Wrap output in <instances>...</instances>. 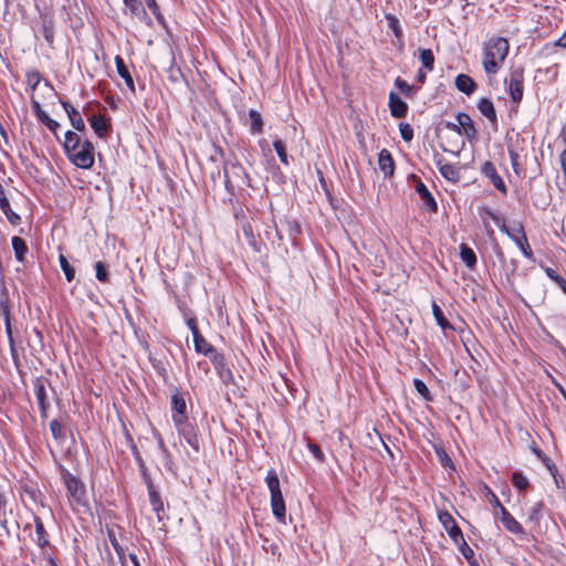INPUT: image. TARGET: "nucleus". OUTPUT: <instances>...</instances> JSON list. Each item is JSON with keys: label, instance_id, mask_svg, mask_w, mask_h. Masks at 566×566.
I'll return each instance as SVG.
<instances>
[{"label": "nucleus", "instance_id": "1", "mask_svg": "<svg viewBox=\"0 0 566 566\" xmlns=\"http://www.w3.org/2000/svg\"><path fill=\"white\" fill-rule=\"evenodd\" d=\"M509 49L507 40L501 36L491 38L484 43L483 67L488 74H496L500 71L507 56Z\"/></svg>", "mask_w": 566, "mask_h": 566}, {"label": "nucleus", "instance_id": "2", "mask_svg": "<svg viewBox=\"0 0 566 566\" xmlns=\"http://www.w3.org/2000/svg\"><path fill=\"white\" fill-rule=\"evenodd\" d=\"M94 146L93 144L85 139L82 143V146L76 150L71 153H66L67 159L78 168L90 169L94 165Z\"/></svg>", "mask_w": 566, "mask_h": 566}, {"label": "nucleus", "instance_id": "3", "mask_svg": "<svg viewBox=\"0 0 566 566\" xmlns=\"http://www.w3.org/2000/svg\"><path fill=\"white\" fill-rule=\"evenodd\" d=\"M224 172V185L226 188L232 192L234 186H242L243 184H248V176L242 168V166L237 164H226L223 167Z\"/></svg>", "mask_w": 566, "mask_h": 566}, {"label": "nucleus", "instance_id": "4", "mask_svg": "<svg viewBox=\"0 0 566 566\" xmlns=\"http://www.w3.org/2000/svg\"><path fill=\"white\" fill-rule=\"evenodd\" d=\"M63 480L67 490V494L72 501L76 504H83L85 497V486L81 480L69 472L63 473Z\"/></svg>", "mask_w": 566, "mask_h": 566}, {"label": "nucleus", "instance_id": "5", "mask_svg": "<svg viewBox=\"0 0 566 566\" xmlns=\"http://www.w3.org/2000/svg\"><path fill=\"white\" fill-rule=\"evenodd\" d=\"M438 520L454 543L459 544L463 542L465 544L461 528L457 525L453 516L448 511H439Z\"/></svg>", "mask_w": 566, "mask_h": 566}, {"label": "nucleus", "instance_id": "6", "mask_svg": "<svg viewBox=\"0 0 566 566\" xmlns=\"http://www.w3.org/2000/svg\"><path fill=\"white\" fill-rule=\"evenodd\" d=\"M210 360H211L220 380L223 384L229 385V384L233 382V379H234L233 374H232L231 369L228 367L223 354L216 352L210 356Z\"/></svg>", "mask_w": 566, "mask_h": 566}, {"label": "nucleus", "instance_id": "7", "mask_svg": "<svg viewBox=\"0 0 566 566\" xmlns=\"http://www.w3.org/2000/svg\"><path fill=\"white\" fill-rule=\"evenodd\" d=\"M178 433L184 437L186 442L196 451L199 450V439L197 436V432L195 430V427L189 421V419L180 420V422L176 421L174 422Z\"/></svg>", "mask_w": 566, "mask_h": 566}, {"label": "nucleus", "instance_id": "8", "mask_svg": "<svg viewBox=\"0 0 566 566\" xmlns=\"http://www.w3.org/2000/svg\"><path fill=\"white\" fill-rule=\"evenodd\" d=\"M507 90L514 103H520L523 98V72L513 70L507 82Z\"/></svg>", "mask_w": 566, "mask_h": 566}, {"label": "nucleus", "instance_id": "9", "mask_svg": "<svg viewBox=\"0 0 566 566\" xmlns=\"http://www.w3.org/2000/svg\"><path fill=\"white\" fill-rule=\"evenodd\" d=\"M511 240L517 245V248L526 259H534L533 251L528 244L526 233L521 223H518L515 227V233L511 235Z\"/></svg>", "mask_w": 566, "mask_h": 566}, {"label": "nucleus", "instance_id": "10", "mask_svg": "<svg viewBox=\"0 0 566 566\" xmlns=\"http://www.w3.org/2000/svg\"><path fill=\"white\" fill-rule=\"evenodd\" d=\"M496 515L509 532L515 535L524 534V528L521 523L504 506L499 509Z\"/></svg>", "mask_w": 566, "mask_h": 566}, {"label": "nucleus", "instance_id": "11", "mask_svg": "<svg viewBox=\"0 0 566 566\" xmlns=\"http://www.w3.org/2000/svg\"><path fill=\"white\" fill-rule=\"evenodd\" d=\"M171 418L174 422L188 418L186 400L178 391L171 396Z\"/></svg>", "mask_w": 566, "mask_h": 566}, {"label": "nucleus", "instance_id": "12", "mask_svg": "<svg viewBox=\"0 0 566 566\" xmlns=\"http://www.w3.org/2000/svg\"><path fill=\"white\" fill-rule=\"evenodd\" d=\"M481 172L491 180L493 186L503 195H506V186L497 174L495 166L491 161H485L481 167Z\"/></svg>", "mask_w": 566, "mask_h": 566}, {"label": "nucleus", "instance_id": "13", "mask_svg": "<svg viewBox=\"0 0 566 566\" xmlns=\"http://www.w3.org/2000/svg\"><path fill=\"white\" fill-rule=\"evenodd\" d=\"M457 120L459 122L461 134L465 135L470 142L475 140L478 136V130L470 115H468L467 113H459L457 115Z\"/></svg>", "mask_w": 566, "mask_h": 566}, {"label": "nucleus", "instance_id": "14", "mask_svg": "<svg viewBox=\"0 0 566 566\" xmlns=\"http://www.w3.org/2000/svg\"><path fill=\"white\" fill-rule=\"evenodd\" d=\"M271 509L275 518L282 523H286V507L282 492L271 494Z\"/></svg>", "mask_w": 566, "mask_h": 566}, {"label": "nucleus", "instance_id": "15", "mask_svg": "<svg viewBox=\"0 0 566 566\" xmlns=\"http://www.w3.org/2000/svg\"><path fill=\"white\" fill-rule=\"evenodd\" d=\"M436 166L448 181L458 182L460 180V171L453 164L444 163L443 158H436Z\"/></svg>", "mask_w": 566, "mask_h": 566}, {"label": "nucleus", "instance_id": "16", "mask_svg": "<svg viewBox=\"0 0 566 566\" xmlns=\"http://www.w3.org/2000/svg\"><path fill=\"white\" fill-rule=\"evenodd\" d=\"M60 103L63 106L64 111L66 112L73 128L77 132L85 130V123H84L81 114L78 113V111L66 101H60Z\"/></svg>", "mask_w": 566, "mask_h": 566}, {"label": "nucleus", "instance_id": "17", "mask_svg": "<svg viewBox=\"0 0 566 566\" xmlns=\"http://www.w3.org/2000/svg\"><path fill=\"white\" fill-rule=\"evenodd\" d=\"M389 108L390 114L396 118H403L408 112L407 103L395 92H390L389 94Z\"/></svg>", "mask_w": 566, "mask_h": 566}, {"label": "nucleus", "instance_id": "18", "mask_svg": "<svg viewBox=\"0 0 566 566\" xmlns=\"http://www.w3.org/2000/svg\"><path fill=\"white\" fill-rule=\"evenodd\" d=\"M34 394H35L36 402H38V406L40 409L41 417L45 418L46 413H48V409L50 408V403L48 401L45 386H44L43 381H41L40 379H38L34 385Z\"/></svg>", "mask_w": 566, "mask_h": 566}, {"label": "nucleus", "instance_id": "19", "mask_svg": "<svg viewBox=\"0 0 566 566\" xmlns=\"http://www.w3.org/2000/svg\"><path fill=\"white\" fill-rule=\"evenodd\" d=\"M378 165L385 177H391L394 175L395 163L388 149L384 148L378 154Z\"/></svg>", "mask_w": 566, "mask_h": 566}, {"label": "nucleus", "instance_id": "20", "mask_svg": "<svg viewBox=\"0 0 566 566\" xmlns=\"http://www.w3.org/2000/svg\"><path fill=\"white\" fill-rule=\"evenodd\" d=\"M416 192L419 195V197L422 199L423 205L427 207V209L430 212H437L438 205L431 195V192L428 190L427 186L422 181H418L416 185Z\"/></svg>", "mask_w": 566, "mask_h": 566}, {"label": "nucleus", "instance_id": "21", "mask_svg": "<svg viewBox=\"0 0 566 566\" xmlns=\"http://www.w3.org/2000/svg\"><path fill=\"white\" fill-rule=\"evenodd\" d=\"M0 209L12 226H17L20 223L21 218L17 212H14L11 209L9 200L7 199V197L4 195V190L1 185H0Z\"/></svg>", "mask_w": 566, "mask_h": 566}, {"label": "nucleus", "instance_id": "22", "mask_svg": "<svg viewBox=\"0 0 566 566\" xmlns=\"http://www.w3.org/2000/svg\"><path fill=\"white\" fill-rule=\"evenodd\" d=\"M478 109L484 115L493 126L497 125L496 112L493 102L488 97H482L478 102Z\"/></svg>", "mask_w": 566, "mask_h": 566}, {"label": "nucleus", "instance_id": "23", "mask_svg": "<svg viewBox=\"0 0 566 566\" xmlns=\"http://www.w3.org/2000/svg\"><path fill=\"white\" fill-rule=\"evenodd\" d=\"M455 87L465 95H471L476 90V83L471 76L467 74H459L455 77Z\"/></svg>", "mask_w": 566, "mask_h": 566}, {"label": "nucleus", "instance_id": "24", "mask_svg": "<svg viewBox=\"0 0 566 566\" xmlns=\"http://www.w3.org/2000/svg\"><path fill=\"white\" fill-rule=\"evenodd\" d=\"M192 338L195 344V350L197 353L210 357L213 353L217 352L216 348L205 339L200 332H195Z\"/></svg>", "mask_w": 566, "mask_h": 566}, {"label": "nucleus", "instance_id": "25", "mask_svg": "<svg viewBox=\"0 0 566 566\" xmlns=\"http://www.w3.org/2000/svg\"><path fill=\"white\" fill-rule=\"evenodd\" d=\"M115 65H116L118 75L125 81L126 85L132 91H134L135 90L134 80H133V77L129 73V70H128L127 65L125 64L122 56H119V55L115 56Z\"/></svg>", "mask_w": 566, "mask_h": 566}, {"label": "nucleus", "instance_id": "26", "mask_svg": "<svg viewBox=\"0 0 566 566\" xmlns=\"http://www.w3.org/2000/svg\"><path fill=\"white\" fill-rule=\"evenodd\" d=\"M544 510L543 501L534 503L526 513V523L534 526L538 525L542 520V512Z\"/></svg>", "mask_w": 566, "mask_h": 566}, {"label": "nucleus", "instance_id": "27", "mask_svg": "<svg viewBox=\"0 0 566 566\" xmlns=\"http://www.w3.org/2000/svg\"><path fill=\"white\" fill-rule=\"evenodd\" d=\"M82 143L81 137L76 133L67 130L63 143L64 153L66 154L76 150L82 146Z\"/></svg>", "mask_w": 566, "mask_h": 566}, {"label": "nucleus", "instance_id": "28", "mask_svg": "<svg viewBox=\"0 0 566 566\" xmlns=\"http://www.w3.org/2000/svg\"><path fill=\"white\" fill-rule=\"evenodd\" d=\"M11 243L17 261L23 262L25 254L28 253V245L25 241L20 237H13Z\"/></svg>", "mask_w": 566, "mask_h": 566}, {"label": "nucleus", "instance_id": "29", "mask_svg": "<svg viewBox=\"0 0 566 566\" xmlns=\"http://www.w3.org/2000/svg\"><path fill=\"white\" fill-rule=\"evenodd\" d=\"M460 258L469 269H473L476 264V255L474 251L464 243L460 245Z\"/></svg>", "mask_w": 566, "mask_h": 566}, {"label": "nucleus", "instance_id": "30", "mask_svg": "<svg viewBox=\"0 0 566 566\" xmlns=\"http://www.w3.org/2000/svg\"><path fill=\"white\" fill-rule=\"evenodd\" d=\"M91 126L94 129V132L99 136L103 137L107 130L108 125L106 123V119L103 115H94L90 119Z\"/></svg>", "mask_w": 566, "mask_h": 566}, {"label": "nucleus", "instance_id": "31", "mask_svg": "<svg viewBox=\"0 0 566 566\" xmlns=\"http://www.w3.org/2000/svg\"><path fill=\"white\" fill-rule=\"evenodd\" d=\"M249 118H250V132L252 134H260L263 130V119L261 114L255 109L249 111Z\"/></svg>", "mask_w": 566, "mask_h": 566}, {"label": "nucleus", "instance_id": "32", "mask_svg": "<svg viewBox=\"0 0 566 566\" xmlns=\"http://www.w3.org/2000/svg\"><path fill=\"white\" fill-rule=\"evenodd\" d=\"M419 60L424 70L431 72L434 67V55L431 49H419Z\"/></svg>", "mask_w": 566, "mask_h": 566}, {"label": "nucleus", "instance_id": "33", "mask_svg": "<svg viewBox=\"0 0 566 566\" xmlns=\"http://www.w3.org/2000/svg\"><path fill=\"white\" fill-rule=\"evenodd\" d=\"M432 314L434 316V319L437 322V324L443 329H453V327L451 326V324L448 322V319L444 317V314L442 312V310L440 308V306L433 302L432 303Z\"/></svg>", "mask_w": 566, "mask_h": 566}, {"label": "nucleus", "instance_id": "34", "mask_svg": "<svg viewBox=\"0 0 566 566\" xmlns=\"http://www.w3.org/2000/svg\"><path fill=\"white\" fill-rule=\"evenodd\" d=\"M3 315H4L6 333L8 336L10 352H11L13 359H15L17 358V349H15L14 339H13V335H12L9 311L4 310Z\"/></svg>", "mask_w": 566, "mask_h": 566}, {"label": "nucleus", "instance_id": "35", "mask_svg": "<svg viewBox=\"0 0 566 566\" xmlns=\"http://www.w3.org/2000/svg\"><path fill=\"white\" fill-rule=\"evenodd\" d=\"M265 482L269 488L270 494H275V493L281 492L280 480L274 470L268 471V474L265 476Z\"/></svg>", "mask_w": 566, "mask_h": 566}, {"label": "nucleus", "instance_id": "36", "mask_svg": "<svg viewBox=\"0 0 566 566\" xmlns=\"http://www.w3.org/2000/svg\"><path fill=\"white\" fill-rule=\"evenodd\" d=\"M148 495L153 510L157 513L158 517L160 518L159 513L164 510V504L160 500L158 492L155 491L151 485H148Z\"/></svg>", "mask_w": 566, "mask_h": 566}, {"label": "nucleus", "instance_id": "37", "mask_svg": "<svg viewBox=\"0 0 566 566\" xmlns=\"http://www.w3.org/2000/svg\"><path fill=\"white\" fill-rule=\"evenodd\" d=\"M35 523V535H36V543L40 547H44L48 544L46 538V531L44 528L43 522L41 518L36 517L34 520Z\"/></svg>", "mask_w": 566, "mask_h": 566}, {"label": "nucleus", "instance_id": "38", "mask_svg": "<svg viewBox=\"0 0 566 566\" xmlns=\"http://www.w3.org/2000/svg\"><path fill=\"white\" fill-rule=\"evenodd\" d=\"M486 213L490 216V218L497 224V227L500 228V230L505 233L510 239H511V235L515 233V228H509L506 226V222L504 219H502L501 217H499L497 214H495L493 211L491 210H488Z\"/></svg>", "mask_w": 566, "mask_h": 566}, {"label": "nucleus", "instance_id": "39", "mask_svg": "<svg viewBox=\"0 0 566 566\" xmlns=\"http://www.w3.org/2000/svg\"><path fill=\"white\" fill-rule=\"evenodd\" d=\"M124 3L130 10L133 15L142 18L146 14L140 0H124Z\"/></svg>", "mask_w": 566, "mask_h": 566}, {"label": "nucleus", "instance_id": "40", "mask_svg": "<svg viewBox=\"0 0 566 566\" xmlns=\"http://www.w3.org/2000/svg\"><path fill=\"white\" fill-rule=\"evenodd\" d=\"M273 147L280 158V161L287 166L289 165V156H287V153H286V149H285V144L280 139V138H276L274 142H273Z\"/></svg>", "mask_w": 566, "mask_h": 566}, {"label": "nucleus", "instance_id": "41", "mask_svg": "<svg viewBox=\"0 0 566 566\" xmlns=\"http://www.w3.org/2000/svg\"><path fill=\"white\" fill-rule=\"evenodd\" d=\"M512 483L514 488L524 491L528 488V479L521 472H514L512 475Z\"/></svg>", "mask_w": 566, "mask_h": 566}, {"label": "nucleus", "instance_id": "42", "mask_svg": "<svg viewBox=\"0 0 566 566\" xmlns=\"http://www.w3.org/2000/svg\"><path fill=\"white\" fill-rule=\"evenodd\" d=\"M59 260H60L61 269L65 275V279L67 280V282H72L75 276V271H74L73 266L70 265L66 258L62 254L60 255Z\"/></svg>", "mask_w": 566, "mask_h": 566}, {"label": "nucleus", "instance_id": "43", "mask_svg": "<svg viewBox=\"0 0 566 566\" xmlns=\"http://www.w3.org/2000/svg\"><path fill=\"white\" fill-rule=\"evenodd\" d=\"M413 386H415V389L417 390V392L419 395H421L424 400H427V401L432 400L431 394H430L427 385L421 379L415 378Z\"/></svg>", "mask_w": 566, "mask_h": 566}, {"label": "nucleus", "instance_id": "44", "mask_svg": "<svg viewBox=\"0 0 566 566\" xmlns=\"http://www.w3.org/2000/svg\"><path fill=\"white\" fill-rule=\"evenodd\" d=\"M386 20L388 21V27L394 32V34L397 38L402 36V30H401L398 18L396 15L389 13V14H386Z\"/></svg>", "mask_w": 566, "mask_h": 566}, {"label": "nucleus", "instance_id": "45", "mask_svg": "<svg viewBox=\"0 0 566 566\" xmlns=\"http://www.w3.org/2000/svg\"><path fill=\"white\" fill-rule=\"evenodd\" d=\"M400 136L405 142H411L413 139V128L408 123L399 124Z\"/></svg>", "mask_w": 566, "mask_h": 566}, {"label": "nucleus", "instance_id": "46", "mask_svg": "<svg viewBox=\"0 0 566 566\" xmlns=\"http://www.w3.org/2000/svg\"><path fill=\"white\" fill-rule=\"evenodd\" d=\"M50 430L55 440L64 438L63 427L59 420L54 419L50 422Z\"/></svg>", "mask_w": 566, "mask_h": 566}, {"label": "nucleus", "instance_id": "47", "mask_svg": "<svg viewBox=\"0 0 566 566\" xmlns=\"http://www.w3.org/2000/svg\"><path fill=\"white\" fill-rule=\"evenodd\" d=\"M95 275H96V279L99 282H107L108 281L107 269L105 268V264L103 262H101V261L95 263Z\"/></svg>", "mask_w": 566, "mask_h": 566}, {"label": "nucleus", "instance_id": "48", "mask_svg": "<svg viewBox=\"0 0 566 566\" xmlns=\"http://www.w3.org/2000/svg\"><path fill=\"white\" fill-rule=\"evenodd\" d=\"M108 536L114 549L116 551L119 557L122 566H126L124 548L118 544L117 539L112 533H109Z\"/></svg>", "mask_w": 566, "mask_h": 566}, {"label": "nucleus", "instance_id": "49", "mask_svg": "<svg viewBox=\"0 0 566 566\" xmlns=\"http://www.w3.org/2000/svg\"><path fill=\"white\" fill-rule=\"evenodd\" d=\"M483 490L485 492V495L488 496L490 503L495 507V509H501V506H503L499 500V497L496 496V494L489 488V485L486 484H483Z\"/></svg>", "mask_w": 566, "mask_h": 566}, {"label": "nucleus", "instance_id": "50", "mask_svg": "<svg viewBox=\"0 0 566 566\" xmlns=\"http://www.w3.org/2000/svg\"><path fill=\"white\" fill-rule=\"evenodd\" d=\"M32 108H33V112L35 114V116L38 117V119L41 122V123H44L50 116L42 109L41 107V104L35 101V99H32Z\"/></svg>", "mask_w": 566, "mask_h": 566}, {"label": "nucleus", "instance_id": "51", "mask_svg": "<svg viewBox=\"0 0 566 566\" xmlns=\"http://www.w3.org/2000/svg\"><path fill=\"white\" fill-rule=\"evenodd\" d=\"M307 449L318 462H324L325 455L316 443L308 442Z\"/></svg>", "mask_w": 566, "mask_h": 566}, {"label": "nucleus", "instance_id": "52", "mask_svg": "<svg viewBox=\"0 0 566 566\" xmlns=\"http://www.w3.org/2000/svg\"><path fill=\"white\" fill-rule=\"evenodd\" d=\"M40 73L36 71L28 74V83L31 85L32 90H35V87L40 83Z\"/></svg>", "mask_w": 566, "mask_h": 566}, {"label": "nucleus", "instance_id": "53", "mask_svg": "<svg viewBox=\"0 0 566 566\" xmlns=\"http://www.w3.org/2000/svg\"><path fill=\"white\" fill-rule=\"evenodd\" d=\"M43 124H44V125H45V126H46V127H48V128H49V129H50L54 135H56V134H57V130H59V128H60V124H59L55 119H53V118L49 117V118H48Z\"/></svg>", "mask_w": 566, "mask_h": 566}, {"label": "nucleus", "instance_id": "54", "mask_svg": "<svg viewBox=\"0 0 566 566\" xmlns=\"http://www.w3.org/2000/svg\"><path fill=\"white\" fill-rule=\"evenodd\" d=\"M396 85L405 94H409V92L411 90L410 85L400 78L396 80Z\"/></svg>", "mask_w": 566, "mask_h": 566}, {"label": "nucleus", "instance_id": "55", "mask_svg": "<svg viewBox=\"0 0 566 566\" xmlns=\"http://www.w3.org/2000/svg\"><path fill=\"white\" fill-rule=\"evenodd\" d=\"M546 274L560 286V279L563 277L559 274H557L555 270L547 268Z\"/></svg>", "mask_w": 566, "mask_h": 566}, {"label": "nucleus", "instance_id": "56", "mask_svg": "<svg viewBox=\"0 0 566 566\" xmlns=\"http://www.w3.org/2000/svg\"><path fill=\"white\" fill-rule=\"evenodd\" d=\"M43 36L46 40V42L51 44L53 42V30H52V28H50L48 25H44V28H43Z\"/></svg>", "mask_w": 566, "mask_h": 566}, {"label": "nucleus", "instance_id": "57", "mask_svg": "<svg viewBox=\"0 0 566 566\" xmlns=\"http://www.w3.org/2000/svg\"><path fill=\"white\" fill-rule=\"evenodd\" d=\"M146 1V4L147 7L151 10V12L157 17L159 18L160 14H159V8L156 3L155 0H145Z\"/></svg>", "mask_w": 566, "mask_h": 566}, {"label": "nucleus", "instance_id": "58", "mask_svg": "<svg viewBox=\"0 0 566 566\" xmlns=\"http://www.w3.org/2000/svg\"><path fill=\"white\" fill-rule=\"evenodd\" d=\"M509 156H510V160H511L512 167L516 170V167L518 165V163H517L518 154L515 150L510 149L509 150Z\"/></svg>", "mask_w": 566, "mask_h": 566}, {"label": "nucleus", "instance_id": "59", "mask_svg": "<svg viewBox=\"0 0 566 566\" xmlns=\"http://www.w3.org/2000/svg\"><path fill=\"white\" fill-rule=\"evenodd\" d=\"M187 326L191 331L192 335H195V332H199V329L197 327V321H196L195 317H190V318L187 319Z\"/></svg>", "mask_w": 566, "mask_h": 566}, {"label": "nucleus", "instance_id": "60", "mask_svg": "<svg viewBox=\"0 0 566 566\" xmlns=\"http://www.w3.org/2000/svg\"><path fill=\"white\" fill-rule=\"evenodd\" d=\"M446 127L452 132H455L458 134L461 135V128H460V125H459V122L457 120V123H451V122H448L446 124Z\"/></svg>", "mask_w": 566, "mask_h": 566}, {"label": "nucleus", "instance_id": "61", "mask_svg": "<svg viewBox=\"0 0 566 566\" xmlns=\"http://www.w3.org/2000/svg\"><path fill=\"white\" fill-rule=\"evenodd\" d=\"M0 525L6 531V533L9 534L8 520H7L4 511L0 513Z\"/></svg>", "mask_w": 566, "mask_h": 566}, {"label": "nucleus", "instance_id": "62", "mask_svg": "<svg viewBox=\"0 0 566 566\" xmlns=\"http://www.w3.org/2000/svg\"><path fill=\"white\" fill-rule=\"evenodd\" d=\"M555 46L566 49V31L563 33V35L559 39L556 40Z\"/></svg>", "mask_w": 566, "mask_h": 566}, {"label": "nucleus", "instance_id": "63", "mask_svg": "<svg viewBox=\"0 0 566 566\" xmlns=\"http://www.w3.org/2000/svg\"><path fill=\"white\" fill-rule=\"evenodd\" d=\"M416 77H417V81H418L419 83L423 84V83L426 82L427 74H426V72H424L423 70H419V71L417 72V76H416Z\"/></svg>", "mask_w": 566, "mask_h": 566}, {"label": "nucleus", "instance_id": "64", "mask_svg": "<svg viewBox=\"0 0 566 566\" xmlns=\"http://www.w3.org/2000/svg\"><path fill=\"white\" fill-rule=\"evenodd\" d=\"M560 164H562V169L564 171V175L566 177V149L560 155Z\"/></svg>", "mask_w": 566, "mask_h": 566}]
</instances>
